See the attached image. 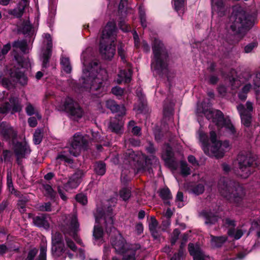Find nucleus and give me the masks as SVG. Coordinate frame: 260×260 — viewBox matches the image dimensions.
Returning <instances> with one entry per match:
<instances>
[{
  "label": "nucleus",
  "mask_w": 260,
  "mask_h": 260,
  "mask_svg": "<svg viewBox=\"0 0 260 260\" xmlns=\"http://www.w3.org/2000/svg\"><path fill=\"white\" fill-rule=\"evenodd\" d=\"M211 245L213 248L221 247L228 240V237L226 236H215L210 235Z\"/></svg>",
  "instance_id": "nucleus-30"
},
{
  "label": "nucleus",
  "mask_w": 260,
  "mask_h": 260,
  "mask_svg": "<svg viewBox=\"0 0 260 260\" xmlns=\"http://www.w3.org/2000/svg\"><path fill=\"white\" fill-rule=\"evenodd\" d=\"M119 196L123 201H126L131 197V191L129 188L124 187L120 190Z\"/></svg>",
  "instance_id": "nucleus-44"
},
{
  "label": "nucleus",
  "mask_w": 260,
  "mask_h": 260,
  "mask_svg": "<svg viewBox=\"0 0 260 260\" xmlns=\"http://www.w3.org/2000/svg\"><path fill=\"white\" fill-rule=\"evenodd\" d=\"M253 88L256 92L260 90V73L255 74L253 78Z\"/></svg>",
  "instance_id": "nucleus-46"
},
{
  "label": "nucleus",
  "mask_w": 260,
  "mask_h": 260,
  "mask_svg": "<svg viewBox=\"0 0 260 260\" xmlns=\"http://www.w3.org/2000/svg\"><path fill=\"white\" fill-rule=\"evenodd\" d=\"M162 158L166 162L169 164L171 166L174 165L173 152L171 147L169 144L166 146L165 151L162 154Z\"/></svg>",
  "instance_id": "nucleus-31"
},
{
  "label": "nucleus",
  "mask_w": 260,
  "mask_h": 260,
  "mask_svg": "<svg viewBox=\"0 0 260 260\" xmlns=\"http://www.w3.org/2000/svg\"><path fill=\"white\" fill-rule=\"evenodd\" d=\"M85 172L81 170H77L69 179L68 182L63 184V188L66 191L77 188L81 182Z\"/></svg>",
  "instance_id": "nucleus-18"
},
{
  "label": "nucleus",
  "mask_w": 260,
  "mask_h": 260,
  "mask_svg": "<svg viewBox=\"0 0 260 260\" xmlns=\"http://www.w3.org/2000/svg\"><path fill=\"white\" fill-rule=\"evenodd\" d=\"M113 247L116 251L119 253H123V260H136L135 250L140 248V246L136 245L135 248L125 251V246L124 241L120 238L112 242ZM112 260H119L116 257H113Z\"/></svg>",
  "instance_id": "nucleus-13"
},
{
  "label": "nucleus",
  "mask_w": 260,
  "mask_h": 260,
  "mask_svg": "<svg viewBox=\"0 0 260 260\" xmlns=\"http://www.w3.org/2000/svg\"><path fill=\"white\" fill-rule=\"evenodd\" d=\"M61 230L65 235L72 236L76 242L82 244L81 240L78 237L77 233L79 231V223L76 214L66 216L61 225Z\"/></svg>",
  "instance_id": "nucleus-9"
},
{
  "label": "nucleus",
  "mask_w": 260,
  "mask_h": 260,
  "mask_svg": "<svg viewBox=\"0 0 260 260\" xmlns=\"http://www.w3.org/2000/svg\"><path fill=\"white\" fill-rule=\"evenodd\" d=\"M153 57L151 63V70L154 74L159 76L166 75L168 72L169 54L162 42L154 38L152 42Z\"/></svg>",
  "instance_id": "nucleus-2"
},
{
  "label": "nucleus",
  "mask_w": 260,
  "mask_h": 260,
  "mask_svg": "<svg viewBox=\"0 0 260 260\" xmlns=\"http://www.w3.org/2000/svg\"><path fill=\"white\" fill-rule=\"evenodd\" d=\"M76 199L77 201L82 205H86L87 203V197L82 193H79L76 195Z\"/></svg>",
  "instance_id": "nucleus-59"
},
{
  "label": "nucleus",
  "mask_w": 260,
  "mask_h": 260,
  "mask_svg": "<svg viewBox=\"0 0 260 260\" xmlns=\"http://www.w3.org/2000/svg\"><path fill=\"white\" fill-rule=\"evenodd\" d=\"M173 103H171L169 104V105H167L166 103H165L164 105V109H163V113L164 115L165 116H170L173 111Z\"/></svg>",
  "instance_id": "nucleus-54"
},
{
  "label": "nucleus",
  "mask_w": 260,
  "mask_h": 260,
  "mask_svg": "<svg viewBox=\"0 0 260 260\" xmlns=\"http://www.w3.org/2000/svg\"><path fill=\"white\" fill-rule=\"evenodd\" d=\"M211 3L212 11L219 16L222 17L226 14L229 8L225 5L224 0H211Z\"/></svg>",
  "instance_id": "nucleus-23"
},
{
  "label": "nucleus",
  "mask_w": 260,
  "mask_h": 260,
  "mask_svg": "<svg viewBox=\"0 0 260 260\" xmlns=\"http://www.w3.org/2000/svg\"><path fill=\"white\" fill-rule=\"evenodd\" d=\"M17 132L10 124L6 122H0V137L6 141L15 139L17 137Z\"/></svg>",
  "instance_id": "nucleus-19"
},
{
  "label": "nucleus",
  "mask_w": 260,
  "mask_h": 260,
  "mask_svg": "<svg viewBox=\"0 0 260 260\" xmlns=\"http://www.w3.org/2000/svg\"><path fill=\"white\" fill-rule=\"evenodd\" d=\"M44 189L45 191V196L51 199H53L55 196V192L51 185L48 184L43 185Z\"/></svg>",
  "instance_id": "nucleus-41"
},
{
  "label": "nucleus",
  "mask_w": 260,
  "mask_h": 260,
  "mask_svg": "<svg viewBox=\"0 0 260 260\" xmlns=\"http://www.w3.org/2000/svg\"><path fill=\"white\" fill-rule=\"evenodd\" d=\"M116 203V202L115 199H110L105 204L104 208H98L96 213L95 215L96 222L100 223L101 219L104 220L106 231L108 233L115 230L113 226V215L112 211L113 207L115 205Z\"/></svg>",
  "instance_id": "nucleus-6"
},
{
  "label": "nucleus",
  "mask_w": 260,
  "mask_h": 260,
  "mask_svg": "<svg viewBox=\"0 0 260 260\" xmlns=\"http://www.w3.org/2000/svg\"><path fill=\"white\" fill-rule=\"evenodd\" d=\"M218 189L222 197L237 205L240 204L245 194L243 187L238 182L228 179L220 180Z\"/></svg>",
  "instance_id": "nucleus-4"
},
{
  "label": "nucleus",
  "mask_w": 260,
  "mask_h": 260,
  "mask_svg": "<svg viewBox=\"0 0 260 260\" xmlns=\"http://www.w3.org/2000/svg\"><path fill=\"white\" fill-rule=\"evenodd\" d=\"M230 20L232 22L231 29L237 34V37L241 39L245 35L246 31L252 26L254 17L243 10H239L233 12Z\"/></svg>",
  "instance_id": "nucleus-5"
},
{
  "label": "nucleus",
  "mask_w": 260,
  "mask_h": 260,
  "mask_svg": "<svg viewBox=\"0 0 260 260\" xmlns=\"http://www.w3.org/2000/svg\"><path fill=\"white\" fill-rule=\"evenodd\" d=\"M56 159H60L69 164H72L73 160L65 154L64 152L59 153L56 157Z\"/></svg>",
  "instance_id": "nucleus-56"
},
{
  "label": "nucleus",
  "mask_w": 260,
  "mask_h": 260,
  "mask_svg": "<svg viewBox=\"0 0 260 260\" xmlns=\"http://www.w3.org/2000/svg\"><path fill=\"white\" fill-rule=\"evenodd\" d=\"M51 51H45L42 57V68H47L49 66L50 58L51 56Z\"/></svg>",
  "instance_id": "nucleus-43"
},
{
  "label": "nucleus",
  "mask_w": 260,
  "mask_h": 260,
  "mask_svg": "<svg viewBox=\"0 0 260 260\" xmlns=\"http://www.w3.org/2000/svg\"><path fill=\"white\" fill-rule=\"evenodd\" d=\"M122 117L116 116L114 118L111 119L109 125V128L112 132L116 134L121 133V131L124 123L122 120Z\"/></svg>",
  "instance_id": "nucleus-26"
},
{
  "label": "nucleus",
  "mask_w": 260,
  "mask_h": 260,
  "mask_svg": "<svg viewBox=\"0 0 260 260\" xmlns=\"http://www.w3.org/2000/svg\"><path fill=\"white\" fill-rule=\"evenodd\" d=\"M93 168L94 172L98 175L103 176L106 172V164L103 162H96Z\"/></svg>",
  "instance_id": "nucleus-34"
},
{
  "label": "nucleus",
  "mask_w": 260,
  "mask_h": 260,
  "mask_svg": "<svg viewBox=\"0 0 260 260\" xmlns=\"http://www.w3.org/2000/svg\"><path fill=\"white\" fill-rule=\"evenodd\" d=\"M111 91L112 93L116 96H121L124 92L123 89L118 86L113 87Z\"/></svg>",
  "instance_id": "nucleus-64"
},
{
  "label": "nucleus",
  "mask_w": 260,
  "mask_h": 260,
  "mask_svg": "<svg viewBox=\"0 0 260 260\" xmlns=\"http://www.w3.org/2000/svg\"><path fill=\"white\" fill-rule=\"evenodd\" d=\"M210 135L212 142V152L210 156H214L217 158L222 157L229 147V142L224 141L221 143L220 141H217L216 134L213 131L210 132Z\"/></svg>",
  "instance_id": "nucleus-11"
},
{
  "label": "nucleus",
  "mask_w": 260,
  "mask_h": 260,
  "mask_svg": "<svg viewBox=\"0 0 260 260\" xmlns=\"http://www.w3.org/2000/svg\"><path fill=\"white\" fill-rule=\"evenodd\" d=\"M88 141L86 137L80 133H76L73 136L70 147L69 148L70 153L74 156H79L82 150H86Z\"/></svg>",
  "instance_id": "nucleus-10"
},
{
  "label": "nucleus",
  "mask_w": 260,
  "mask_h": 260,
  "mask_svg": "<svg viewBox=\"0 0 260 260\" xmlns=\"http://www.w3.org/2000/svg\"><path fill=\"white\" fill-rule=\"evenodd\" d=\"M120 29L123 31H128L130 30V27L125 24V19L122 17L120 18V20L118 24Z\"/></svg>",
  "instance_id": "nucleus-60"
},
{
  "label": "nucleus",
  "mask_w": 260,
  "mask_h": 260,
  "mask_svg": "<svg viewBox=\"0 0 260 260\" xmlns=\"http://www.w3.org/2000/svg\"><path fill=\"white\" fill-rule=\"evenodd\" d=\"M159 196L165 203L167 204L170 203L169 200L172 198L171 192L168 188L161 189L159 192Z\"/></svg>",
  "instance_id": "nucleus-37"
},
{
  "label": "nucleus",
  "mask_w": 260,
  "mask_h": 260,
  "mask_svg": "<svg viewBox=\"0 0 260 260\" xmlns=\"http://www.w3.org/2000/svg\"><path fill=\"white\" fill-rule=\"evenodd\" d=\"M115 33L114 23L108 22L103 30L100 43V53L105 59L111 60L115 54Z\"/></svg>",
  "instance_id": "nucleus-3"
},
{
  "label": "nucleus",
  "mask_w": 260,
  "mask_h": 260,
  "mask_svg": "<svg viewBox=\"0 0 260 260\" xmlns=\"http://www.w3.org/2000/svg\"><path fill=\"white\" fill-rule=\"evenodd\" d=\"M47 218L48 216L47 214H41L38 216L33 217L32 222L33 223L38 227L48 229L49 228V223Z\"/></svg>",
  "instance_id": "nucleus-27"
},
{
  "label": "nucleus",
  "mask_w": 260,
  "mask_h": 260,
  "mask_svg": "<svg viewBox=\"0 0 260 260\" xmlns=\"http://www.w3.org/2000/svg\"><path fill=\"white\" fill-rule=\"evenodd\" d=\"M9 75L14 82L18 83L22 86L27 84V77L18 68L14 67L11 68L9 71Z\"/></svg>",
  "instance_id": "nucleus-20"
},
{
  "label": "nucleus",
  "mask_w": 260,
  "mask_h": 260,
  "mask_svg": "<svg viewBox=\"0 0 260 260\" xmlns=\"http://www.w3.org/2000/svg\"><path fill=\"white\" fill-rule=\"evenodd\" d=\"M92 56V49L89 48L84 51L81 55V59L83 66L82 87L90 92L103 93L107 88L106 77H103L106 72L100 69L98 61H91Z\"/></svg>",
  "instance_id": "nucleus-1"
},
{
  "label": "nucleus",
  "mask_w": 260,
  "mask_h": 260,
  "mask_svg": "<svg viewBox=\"0 0 260 260\" xmlns=\"http://www.w3.org/2000/svg\"><path fill=\"white\" fill-rule=\"evenodd\" d=\"M237 175L241 178H247L254 171L256 164L254 158L250 155L239 154L237 156Z\"/></svg>",
  "instance_id": "nucleus-7"
},
{
  "label": "nucleus",
  "mask_w": 260,
  "mask_h": 260,
  "mask_svg": "<svg viewBox=\"0 0 260 260\" xmlns=\"http://www.w3.org/2000/svg\"><path fill=\"white\" fill-rule=\"evenodd\" d=\"M43 134L40 129H37L34 134V142L35 144H39L42 141Z\"/></svg>",
  "instance_id": "nucleus-48"
},
{
  "label": "nucleus",
  "mask_w": 260,
  "mask_h": 260,
  "mask_svg": "<svg viewBox=\"0 0 260 260\" xmlns=\"http://www.w3.org/2000/svg\"><path fill=\"white\" fill-rule=\"evenodd\" d=\"M20 199L18 200L17 206L18 208L21 213H24L25 211V205L29 201L28 197L27 196H20Z\"/></svg>",
  "instance_id": "nucleus-40"
},
{
  "label": "nucleus",
  "mask_w": 260,
  "mask_h": 260,
  "mask_svg": "<svg viewBox=\"0 0 260 260\" xmlns=\"http://www.w3.org/2000/svg\"><path fill=\"white\" fill-rule=\"evenodd\" d=\"M13 153L9 150H4L3 152V155L1 157L2 161L9 162L11 161Z\"/></svg>",
  "instance_id": "nucleus-55"
},
{
  "label": "nucleus",
  "mask_w": 260,
  "mask_h": 260,
  "mask_svg": "<svg viewBox=\"0 0 260 260\" xmlns=\"http://www.w3.org/2000/svg\"><path fill=\"white\" fill-rule=\"evenodd\" d=\"M244 232L241 229H235V228H230L228 231V235L230 237H233L235 240L240 239L243 235Z\"/></svg>",
  "instance_id": "nucleus-35"
},
{
  "label": "nucleus",
  "mask_w": 260,
  "mask_h": 260,
  "mask_svg": "<svg viewBox=\"0 0 260 260\" xmlns=\"http://www.w3.org/2000/svg\"><path fill=\"white\" fill-rule=\"evenodd\" d=\"M0 84H1L4 87L8 89H10L14 87V84L9 79L7 78H2V76H0Z\"/></svg>",
  "instance_id": "nucleus-51"
},
{
  "label": "nucleus",
  "mask_w": 260,
  "mask_h": 260,
  "mask_svg": "<svg viewBox=\"0 0 260 260\" xmlns=\"http://www.w3.org/2000/svg\"><path fill=\"white\" fill-rule=\"evenodd\" d=\"M63 107L70 118L73 120H77L83 116V111L82 108L71 98L68 97L65 99Z\"/></svg>",
  "instance_id": "nucleus-12"
},
{
  "label": "nucleus",
  "mask_w": 260,
  "mask_h": 260,
  "mask_svg": "<svg viewBox=\"0 0 260 260\" xmlns=\"http://www.w3.org/2000/svg\"><path fill=\"white\" fill-rule=\"evenodd\" d=\"M246 108L243 104L237 106V109L240 114L242 123L247 127L251 125L252 121L251 112L253 111V104L249 101L246 103Z\"/></svg>",
  "instance_id": "nucleus-14"
},
{
  "label": "nucleus",
  "mask_w": 260,
  "mask_h": 260,
  "mask_svg": "<svg viewBox=\"0 0 260 260\" xmlns=\"http://www.w3.org/2000/svg\"><path fill=\"white\" fill-rule=\"evenodd\" d=\"M39 210L41 211L49 212L51 211V205L50 202L45 203L39 207Z\"/></svg>",
  "instance_id": "nucleus-63"
},
{
  "label": "nucleus",
  "mask_w": 260,
  "mask_h": 260,
  "mask_svg": "<svg viewBox=\"0 0 260 260\" xmlns=\"http://www.w3.org/2000/svg\"><path fill=\"white\" fill-rule=\"evenodd\" d=\"M200 217L205 220V224L211 226L215 224L218 220V215L211 211L203 210L199 214Z\"/></svg>",
  "instance_id": "nucleus-24"
},
{
  "label": "nucleus",
  "mask_w": 260,
  "mask_h": 260,
  "mask_svg": "<svg viewBox=\"0 0 260 260\" xmlns=\"http://www.w3.org/2000/svg\"><path fill=\"white\" fill-rule=\"evenodd\" d=\"M30 152L29 147L26 144L21 142L16 143L14 146V152L17 157V162L19 165L21 164V159L25 158Z\"/></svg>",
  "instance_id": "nucleus-21"
},
{
  "label": "nucleus",
  "mask_w": 260,
  "mask_h": 260,
  "mask_svg": "<svg viewBox=\"0 0 260 260\" xmlns=\"http://www.w3.org/2000/svg\"><path fill=\"white\" fill-rule=\"evenodd\" d=\"M204 185L201 183H199L193 186L191 188L192 192L197 195L203 193L204 191Z\"/></svg>",
  "instance_id": "nucleus-49"
},
{
  "label": "nucleus",
  "mask_w": 260,
  "mask_h": 260,
  "mask_svg": "<svg viewBox=\"0 0 260 260\" xmlns=\"http://www.w3.org/2000/svg\"><path fill=\"white\" fill-rule=\"evenodd\" d=\"M137 95L138 97L141 104V106H139L138 110L142 111L146 105L145 96L141 90H138V89L137 90Z\"/></svg>",
  "instance_id": "nucleus-47"
},
{
  "label": "nucleus",
  "mask_w": 260,
  "mask_h": 260,
  "mask_svg": "<svg viewBox=\"0 0 260 260\" xmlns=\"http://www.w3.org/2000/svg\"><path fill=\"white\" fill-rule=\"evenodd\" d=\"M106 106L107 108L110 109L112 113H117L116 116H123L125 114V109L124 106L118 105L113 100L107 101Z\"/></svg>",
  "instance_id": "nucleus-25"
},
{
  "label": "nucleus",
  "mask_w": 260,
  "mask_h": 260,
  "mask_svg": "<svg viewBox=\"0 0 260 260\" xmlns=\"http://www.w3.org/2000/svg\"><path fill=\"white\" fill-rule=\"evenodd\" d=\"M188 251L193 260H208L209 257L207 255L198 244L189 243Z\"/></svg>",
  "instance_id": "nucleus-22"
},
{
  "label": "nucleus",
  "mask_w": 260,
  "mask_h": 260,
  "mask_svg": "<svg viewBox=\"0 0 260 260\" xmlns=\"http://www.w3.org/2000/svg\"><path fill=\"white\" fill-rule=\"evenodd\" d=\"M47 243L43 242L40 246V252L38 260H46Z\"/></svg>",
  "instance_id": "nucleus-45"
},
{
  "label": "nucleus",
  "mask_w": 260,
  "mask_h": 260,
  "mask_svg": "<svg viewBox=\"0 0 260 260\" xmlns=\"http://www.w3.org/2000/svg\"><path fill=\"white\" fill-rule=\"evenodd\" d=\"M223 224L224 225L228 228L229 229L230 228H235L236 226V221L234 219L226 218L223 220Z\"/></svg>",
  "instance_id": "nucleus-57"
},
{
  "label": "nucleus",
  "mask_w": 260,
  "mask_h": 260,
  "mask_svg": "<svg viewBox=\"0 0 260 260\" xmlns=\"http://www.w3.org/2000/svg\"><path fill=\"white\" fill-rule=\"evenodd\" d=\"M22 109V106L18 97L11 96L9 102L0 104V113L2 114H7L10 112L11 114H14L21 112Z\"/></svg>",
  "instance_id": "nucleus-15"
},
{
  "label": "nucleus",
  "mask_w": 260,
  "mask_h": 260,
  "mask_svg": "<svg viewBox=\"0 0 260 260\" xmlns=\"http://www.w3.org/2000/svg\"><path fill=\"white\" fill-rule=\"evenodd\" d=\"M180 170L181 174L183 176H187L191 174L190 168L186 161H181L180 162Z\"/></svg>",
  "instance_id": "nucleus-42"
},
{
  "label": "nucleus",
  "mask_w": 260,
  "mask_h": 260,
  "mask_svg": "<svg viewBox=\"0 0 260 260\" xmlns=\"http://www.w3.org/2000/svg\"><path fill=\"white\" fill-rule=\"evenodd\" d=\"M25 112L26 114L29 116L35 114L39 120H40L42 118L41 115L38 112V111L35 109L33 105L31 104L30 103H28L26 104V106L25 107Z\"/></svg>",
  "instance_id": "nucleus-36"
},
{
  "label": "nucleus",
  "mask_w": 260,
  "mask_h": 260,
  "mask_svg": "<svg viewBox=\"0 0 260 260\" xmlns=\"http://www.w3.org/2000/svg\"><path fill=\"white\" fill-rule=\"evenodd\" d=\"M38 253V250L36 248H34L30 250L27 254V256L25 260H35V258Z\"/></svg>",
  "instance_id": "nucleus-61"
},
{
  "label": "nucleus",
  "mask_w": 260,
  "mask_h": 260,
  "mask_svg": "<svg viewBox=\"0 0 260 260\" xmlns=\"http://www.w3.org/2000/svg\"><path fill=\"white\" fill-rule=\"evenodd\" d=\"M25 6L19 5L16 8L9 11V14L13 16L15 18H20L24 13Z\"/></svg>",
  "instance_id": "nucleus-33"
},
{
  "label": "nucleus",
  "mask_w": 260,
  "mask_h": 260,
  "mask_svg": "<svg viewBox=\"0 0 260 260\" xmlns=\"http://www.w3.org/2000/svg\"><path fill=\"white\" fill-rule=\"evenodd\" d=\"M158 223L156 220L154 216H151L150 217V221L149 223V229H157V227L158 226Z\"/></svg>",
  "instance_id": "nucleus-62"
},
{
  "label": "nucleus",
  "mask_w": 260,
  "mask_h": 260,
  "mask_svg": "<svg viewBox=\"0 0 260 260\" xmlns=\"http://www.w3.org/2000/svg\"><path fill=\"white\" fill-rule=\"evenodd\" d=\"M103 235V231L102 228L98 225H94L93 232V236L94 238L96 239H99L102 237Z\"/></svg>",
  "instance_id": "nucleus-50"
},
{
  "label": "nucleus",
  "mask_w": 260,
  "mask_h": 260,
  "mask_svg": "<svg viewBox=\"0 0 260 260\" xmlns=\"http://www.w3.org/2000/svg\"><path fill=\"white\" fill-rule=\"evenodd\" d=\"M127 5V0H121L119 5V14L122 16H126V11L125 10V7Z\"/></svg>",
  "instance_id": "nucleus-58"
},
{
  "label": "nucleus",
  "mask_w": 260,
  "mask_h": 260,
  "mask_svg": "<svg viewBox=\"0 0 260 260\" xmlns=\"http://www.w3.org/2000/svg\"><path fill=\"white\" fill-rule=\"evenodd\" d=\"M132 70L130 69L120 70L116 80L117 83H129L131 81Z\"/></svg>",
  "instance_id": "nucleus-29"
},
{
  "label": "nucleus",
  "mask_w": 260,
  "mask_h": 260,
  "mask_svg": "<svg viewBox=\"0 0 260 260\" xmlns=\"http://www.w3.org/2000/svg\"><path fill=\"white\" fill-rule=\"evenodd\" d=\"M186 0H174V6L175 11L179 16H182L186 9Z\"/></svg>",
  "instance_id": "nucleus-32"
},
{
  "label": "nucleus",
  "mask_w": 260,
  "mask_h": 260,
  "mask_svg": "<svg viewBox=\"0 0 260 260\" xmlns=\"http://www.w3.org/2000/svg\"><path fill=\"white\" fill-rule=\"evenodd\" d=\"M180 234V231L178 229H175L171 236L170 242L172 245L175 244L176 242L179 238V236Z\"/></svg>",
  "instance_id": "nucleus-53"
},
{
  "label": "nucleus",
  "mask_w": 260,
  "mask_h": 260,
  "mask_svg": "<svg viewBox=\"0 0 260 260\" xmlns=\"http://www.w3.org/2000/svg\"><path fill=\"white\" fill-rule=\"evenodd\" d=\"M60 63L62 69L66 73L69 74L71 72L72 67L68 57H62L61 58Z\"/></svg>",
  "instance_id": "nucleus-38"
},
{
  "label": "nucleus",
  "mask_w": 260,
  "mask_h": 260,
  "mask_svg": "<svg viewBox=\"0 0 260 260\" xmlns=\"http://www.w3.org/2000/svg\"><path fill=\"white\" fill-rule=\"evenodd\" d=\"M156 167L160 169L159 160L154 155L145 157V165L138 161L137 165L136 166L137 173L147 171L149 174L153 173L152 168Z\"/></svg>",
  "instance_id": "nucleus-16"
},
{
  "label": "nucleus",
  "mask_w": 260,
  "mask_h": 260,
  "mask_svg": "<svg viewBox=\"0 0 260 260\" xmlns=\"http://www.w3.org/2000/svg\"><path fill=\"white\" fill-rule=\"evenodd\" d=\"M211 106L210 102L206 104L204 101L201 106L198 105L196 113L198 115L204 114L207 119L211 120L218 126L222 125L224 122L223 114L220 110L211 109Z\"/></svg>",
  "instance_id": "nucleus-8"
},
{
  "label": "nucleus",
  "mask_w": 260,
  "mask_h": 260,
  "mask_svg": "<svg viewBox=\"0 0 260 260\" xmlns=\"http://www.w3.org/2000/svg\"><path fill=\"white\" fill-rule=\"evenodd\" d=\"M64 250L63 237L61 233L56 232L52 236V253L54 256L58 257Z\"/></svg>",
  "instance_id": "nucleus-17"
},
{
  "label": "nucleus",
  "mask_w": 260,
  "mask_h": 260,
  "mask_svg": "<svg viewBox=\"0 0 260 260\" xmlns=\"http://www.w3.org/2000/svg\"><path fill=\"white\" fill-rule=\"evenodd\" d=\"M117 51L118 54L119 56L120 57L121 60L123 62H125V50L124 48V45L123 44L120 43L118 45Z\"/></svg>",
  "instance_id": "nucleus-52"
},
{
  "label": "nucleus",
  "mask_w": 260,
  "mask_h": 260,
  "mask_svg": "<svg viewBox=\"0 0 260 260\" xmlns=\"http://www.w3.org/2000/svg\"><path fill=\"white\" fill-rule=\"evenodd\" d=\"M200 141L201 143V146L204 153L210 156L212 152V145L210 146L209 143L208 137L207 134L204 133H200Z\"/></svg>",
  "instance_id": "nucleus-28"
},
{
  "label": "nucleus",
  "mask_w": 260,
  "mask_h": 260,
  "mask_svg": "<svg viewBox=\"0 0 260 260\" xmlns=\"http://www.w3.org/2000/svg\"><path fill=\"white\" fill-rule=\"evenodd\" d=\"M13 47L20 49L24 53L27 52V42L25 40H23L15 41L13 44Z\"/></svg>",
  "instance_id": "nucleus-39"
}]
</instances>
